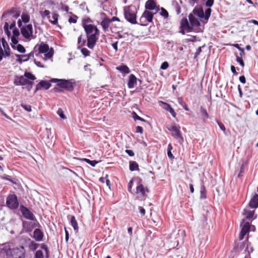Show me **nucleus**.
<instances>
[{
    "label": "nucleus",
    "instance_id": "nucleus-42",
    "mask_svg": "<svg viewBox=\"0 0 258 258\" xmlns=\"http://www.w3.org/2000/svg\"><path fill=\"white\" fill-rule=\"evenodd\" d=\"M57 114L59 116V117L63 119L66 118L65 115L64 114L63 111L61 108H59L57 111Z\"/></svg>",
    "mask_w": 258,
    "mask_h": 258
},
{
    "label": "nucleus",
    "instance_id": "nucleus-53",
    "mask_svg": "<svg viewBox=\"0 0 258 258\" xmlns=\"http://www.w3.org/2000/svg\"><path fill=\"white\" fill-rule=\"evenodd\" d=\"M77 17L76 16H74V17H70L69 19V22L70 23H76L77 22Z\"/></svg>",
    "mask_w": 258,
    "mask_h": 258
},
{
    "label": "nucleus",
    "instance_id": "nucleus-56",
    "mask_svg": "<svg viewBox=\"0 0 258 258\" xmlns=\"http://www.w3.org/2000/svg\"><path fill=\"white\" fill-rule=\"evenodd\" d=\"M177 102L182 107L184 105L185 102L183 101V99L181 97H178L177 98Z\"/></svg>",
    "mask_w": 258,
    "mask_h": 258
},
{
    "label": "nucleus",
    "instance_id": "nucleus-38",
    "mask_svg": "<svg viewBox=\"0 0 258 258\" xmlns=\"http://www.w3.org/2000/svg\"><path fill=\"white\" fill-rule=\"evenodd\" d=\"M160 104L161 105H163V108L168 111V110L171 108V106L170 104H168L166 102H163V101H160Z\"/></svg>",
    "mask_w": 258,
    "mask_h": 258
},
{
    "label": "nucleus",
    "instance_id": "nucleus-16",
    "mask_svg": "<svg viewBox=\"0 0 258 258\" xmlns=\"http://www.w3.org/2000/svg\"><path fill=\"white\" fill-rule=\"evenodd\" d=\"M15 56L17 58V61L20 63H22L23 62L28 61L31 57L33 56V53L31 52L27 54L19 55L15 54Z\"/></svg>",
    "mask_w": 258,
    "mask_h": 258
},
{
    "label": "nucleus",
    "instance_id": "nucleus-7",
    "mask_svg": "<svg viewBox=\"0 0 258 258\" xmlns=\"http://www.w3.org/2000/svg\"><path fill=\"white\" fill-rule=\"evenodd\" d=\"M50 82L56 83L57 85L59 87L65 89L69 91H72L74 90L73 83L72 82V80L52 79L50 80Z\"/></svg>",
    "mask_w": 258,
    "mask_h": 258
},
{
    "label": "nucleus",
    "instance_id": "nucleus-28",
    "mask_svg": "<svg viewBox=\"0 0 258 258\" xmlns=\"http://www.w3.org/2000/svg\"><path fill=\"white\" fill-rule=\"evenodd\" d=\"M58 15L56 13H52V19H49L50 23L53 25H56L58 23Z\"/></svg>",
    "mask_w": 258,
    "mask_h": 258
},
{
    "label": "nucleus",
    "instance_id": "nucleus-39",
    "mask_svg": "<svg viewBox=\"0 0 258 258\" xmlns=\"http://www.w3.org/2000/svg\"><path fill=\"white\" fill-rule=\"evenodd\" d=\"M50 12L48 10H45L43 12L40 11V14L42 17V18H44L45 17H47L48 18H50L49 15H50Z\"/></svg>",
    "mask_w": 258,
    "mask_h": 258
},
{
    "label": "nucleus",
    "instance_id": "nucleus-55",
    "mask_svg": "<svg viewBox=\"0 0 258 258\" xmlns=\"http://www.w3.org/2000/svg\"><path fill=\"white\" fill-rule=\"evenodd\" d=\"M217 123H218L219 127L220 128V129L224 132H225L226 128H225L224 125L222 122H221L219 121H217Z\"/></svg>",
    "mask_w": 258,
    "mask_h": 258
},
{
    "label": "nucleus",
    "instance_id": "nucleus-64",
    "mask_svg": "<svg viewBox=\"0 0 258 258\" xmlns=\"http://www.w3.org/2000/svg\"><path fill=\"white\" fill-rule=\"evenodd\" d=\"M10 55V50H8L7 49H5L4 51V57H6L8 56H9Z\"/></svg>",
    "mask_w": 258,
    "mask_h": 258
},
{
    "label": "nucleus",
    "instance_id": "nucleus-4",
    "mask_svg": "<svg viewBox=\"0 0 258 258\" xmlns=\"http://www.w3.org/2000/svg\"><path fill=\"white\" fill-rule=\"evenodd\" d=\"M137 10L134 5L125 6L123 8V15L125 19L132 24H137Z\"/></svg>",
    "mask_w": 258,
    "mask_h": 258
},
{
    "label": "nucleus",
    "instance_id": "nucleus-47",
    "mask_svg": "<svg viewBox=\"0 0 258 258\" xmlns=\"http://www.w3.org/2000/svg\"><path fill=\"white\" fill-rule=\"evenodd\" d=\"M2 45L5 49H7H7L10 50V48L9 47L8 44L5 38H2Z\"/></svg>",
    "mask_w": 258,
    "mask_h": 258
},
{
    "label": "nucleus",
    "instance_id": "nucleus-52",
    "mask_svg": "<svg viewBox=\"0 0 258 258\" xmlns=\"http://www.w3.org/2000/svg\"><path fill=\"white\" fill-rule=\"evenodd\" d=\"M41 248L45 250V252L46 253V257H48V249L47 246L46 245H45L44 244H42L41 245Z\"/></svg>",
    "mask_w": 258,
    "mask_h": 258
},
{
    "label": "nucleus",
    "instance_id": "nucleus-44",
    "mask_svg": "<svg viewBox=\"0 0 258 258\" xmlns=\"http://www.w3.org/2000/svg\"><path fill=\"white\" fill-rule=\"evenodd\" d=\"M236 57V61L239 63V64L243 67L244 66V63L241 57L238 56L237 54H235Z\"/></svg>",
    "mask_w": 258,
    "mask_h": 258
},
{
    "label": "nucleus",
    "instance_id": "nucleus-17",
    "mask_svg": "<svg viewBox=\"0 0 258 258\" xmlns=\"http://www.w3.org/2000/svg\"><path fill=\"white\" fill-rule=\"evenodd\" d=\"M180 28L185 30L187 32H190L192 30V27L189 25L186 18H183L181 20Z\"/></svg>",
    "mask_w": 258,
    "mask_h": 258
},
{
    "label": "nucleus",
    "instance_id": "nucleus-33",
    "mask_svg": "<svg viewBox=\"0 0 258 258\" xmlns=\"http://www.w3.org/2000/svg\"><path fill=\"white\" fill-rule=\"evenodd\" d=\"M81 161H85L86 163L90 164L92 167H95L96 165L98 163V161L96 160H90L87 158H82L80 159Z\"/></svg>",
    "mask_w": 258,
    "mask_h": 258
},
{
    "label": "nucleus",
    "instance_id": "nucleus-8",
    "mask_svg": "<svg viewBox=\"0 0 258 258\" xmlns=\"http://www.w3.org/2000/svg\"><path fill=\"white\" fill-rule=\"evenodd\" d=\"M7 255L9 254L13 258H25V250L23 246L9 248L6 251Z\"/></svg>",
    "mask_w": 258,
    "mask_h": 258
},
{
    "label": "nucleus",
    "instance_id": "nucleus-24",
    "mask_svg": "<svg viewBox=\"0 0 258 258\" xmlns=\"http://www.w3.org/2000/svg\"><path fill=\"white\" fill-rule=\"evenodd\" d=\"M156 8L154 0H148L145 4V8L148 10H154Z\"/></svg>",
    "mask_w": 258,
    "mask_h": 258
},
{
    "label": "nucleus",
    "instance_id": "nucleus-54",
    "mask_svg": "<svg viewBox=\"0 0 258 258\" xmlns=\"http://www.w3.org/2000/svg\"><path fill=\"white\" fill-rule=\"evenodd\" d=\"M11 41L13 45H15L17 44L18 43V40L17 39V37H11Z\"/></svg>",
    "mask_w": 258,
    "mask_h": 258
},
{
    "label": "nucleus",
    "instance_id": "nucleus-29",
    "mask_svg": "<svg viewBox=\"0 0 258 258\" xmlns=\"http://www.w3.org/2000/svg\"><path fill=\"white\" fill-rule=\"evenodd\" d=\"M130 170L132 171L139 170L138 164L136 161H130Z\"/></svg>",
    "mask_w": 258,
    "mask_h": 258
},
{
    "label": "nucleus",
    "instance_id": "nucleus-58",
    "mask_svg": "<svg viewBox=\"0 0 258 258\" xmlns=\"http://www.w3.org/2000/svg\"><path fill=\"white\" fill-rule=\"evenodd\" d=\"M125 153H126L128 156H134L135 154L133 150H125Z\"/></svg>",
    "mask_w": 258,
    "mask_h": 258
},
{
    "label": "nucleus",
    "instance_id": "nucleus-45",
    "mask_svg": "<svg viewBox=\"0 0 258 258\" xmlns=\"http://www.w3.org/2000/svg\"><path fill=\"white\" fill-rule=\"evenodd\" d=\"M82 35H81L79 36V37L78 38V44H80L81 46H84L85 45L86 41L85 39L82 40Z\"/></svg>",
    "mask_w": 258,
    "mask_h": 258
},
{
    "label": "nucleus",
    "instance_id": "nucleus-49",
    "mask_svg": "<svg viewBox=\"0 0 258 258\" xmlns=\"http://www.w3.org/2000/svg\"><path fill=\"white\" fill-rule=\"evenodd\" d=\"M14 29L13 31V35L12 37H18L20 35L19 30L16 28L14 27Z\"/></svg>",
    "mask_w": 258,
    "mask_h": 258
},
{
    "label": "nucleus",
    "instance_id": "nucleus-20",
    "mask_svg": "<svg viewBox=\"0 0 258 258\" xmlns=\"http://www.w3.org/2000/svg\"><path fill=\"white\" fill-rule=\"evenodd\" d=\"M188 19L190 24L192 27H199L201 25L199 20L194 16L192 14L188 15Z\"/></svg>",
    "mask_w": 258,
    "mask_h": 258
},
{
    "label": "nucleus",
    "instance_id": "nucleus-1",
    "mask_svg": "<svg viewBox=\"0 0 258 258\" xmlns=\"http://www.w3.org/2000/svg\"><path fill=\"white\" fill-rule=\"evenodd\" d=\"M20 15L19 13L16 12L14 9L3 14L2 18L6 21L4 29L8 37H10L11 35L9 29H12L15 27L16 19L19 17Z\"/></svg>",
    "mask_w": 258,
    "mask_h": 258
},
{
    "label": "nucleus",
    "instance_id": "nucleus-37",
    "mask_svg": "<svg viewBox=\"0 0 258 258\" xmlns=\"http://www.w3.org/2000/svg\"><path fill=\"white\" fill-rule=\"evenodd\" d=\"M21 106L24 109H25L27 112H30L32 111L31 106L30 105L26 104L24 103H21Z\"/></svg>",
    "mask_w": 258,
    "mask_h": 258
},
{
    "label": "nucleus",
    "instance_id": "nucleus-51",
    "mask_svg": "<svg viewBox=\"0 0 258 258\" xmlns=\"http://www.w3.org/2000/svg\"><path fill=\"white\" fill-rule=\"evenodd\" d=\"M214 0H207L206 6L208 7H211L214 4Z\"/></svg>",
    "mask_w": 258,
    "mask_h": 258
},
{
    "label": "nucleus",
    "instance_id": "nucleus-23",
    "mask_svg": "<svg viewBox=\"0 0 258 258\" xmlns=\"http://www.w3.org/2000/svg\"><path fill=\"white\" fill-rule=\"evenodd\" d=\"M110 23L111 21L107 17H105L102 20L100 25L104 31H106L108 30Z\"/></svg>",
    "mask_w": 258,
    "mask_h": 258
},
{
    "label": "nucleus",
    "instance_id": "nucleus-10",
    "mask_svg": "<svg viewBox=\"0 0 258 258\" xmlns=\"http://www.w3.org/2000/svg\"><path fill=\"white\" fill-rule=\"evenodd\" d=\"M6 204L12 210H15L18 208L19 203L15 195H10L7 198Z\"/></svg>",
    "mask_w": 258,
    "mask_h": 258
},
{
    "label": "nucleus",
    "instance_id": "nucleus-5",
    "mask_svg": "<svg viewBox=\"0 0 258 258\" xmlns=\"http://www.w3.org/2000/svg\"><path fill=\"white\" fill-rule=\"evenodd\" d=\"M211 9L208 8L204 12L201 6H196L192 11V14L198 17L201 22L207 23L211 14Z\"/></svg>",
    "mask_w": 258,
    "mask_h": 258
},
{
    "label": "nucleus",
    "instance_id": "nucleus-12",
    "mask_svg": "<svg viewBox=\"0 0 258 258\" xmlns=\"http://www.w3.org/2000/svg\"><path fill=\"white\" fill-rule=\"evenodd\" d=\"M21 32L22 36L26 39H30L33 36V27L31 24H28L26 26L23 27L21 29Z\"/></svg>",
    "mask_w": 258,
    "mask_h": 258
},
{
    "label": "nucleus",
    "instance_id": "nucleus-60",
    "mask_svg": "<svg viewBox=\"0 0 258 258\" xmlns=\"http://www.w3.org/2000/svg\"><path fill=\"white\" fill-rule=\"evenodd\" d=\"M35 64L38 67L44 68V66L43 65L40 61H37L36 59L34 60Z\"/></svg>",
    "mask_w": 258,
    "mask_h": 258
},
{
    "label": "nucleus",
    "instance_id": "nucleus-57",
    "mask_svg": "<svg viewBox=\"0 0 258 258\" xmlns=\"http://www.w3.org/2000/svg\"><path fill=\"white\" fill-rule=\"evenodd\" d=\"M168 112L171 114V115L173 117H176V112H175L174 110L173 109V108L171 107V108L168 110Z\"/></svg>",
    "mask_w": 258,
    "mask_h": 258
},
{
    "label": "nucleus",
    "instance_id": "nucleus-46",
    "mask_svg": "<svg viewBox=\"0 0 258 258\" xmlns=\"http://www.w3.org/2000/svg\"><path fill=\"white\" fill-rule=\"evenodd\" d=\"M160 15L165 18H167L168 16V13L165 9L161 8Z\"/></svg>",
    "mask_w": 258,
    "mask_h": 258
},
{
    "label": "nucleus",
    "instance_id": "nucleus-43",
    "mask_svg": "<svg viewBox=\"0 0 258 258\" xmlns=\"http://www.w3.org/2000/svg\"><path fill=\"white\" fill-rule=\"evenodd\" d=\"M174 9L177 15H179L181 12V10L180 6L178 5L177 3H176L174 4Z\"/></svg>",
    "mask_w": 258,
    "mask_h": 258
},
{
    "label": "nucleus",
    "instance_id": "nucleus-27",
    "mask_svg": "<svg viewBox=\"0 0 258 258\" xmlns=\"http://www.w3.org/2000/svg\"><path fill=\"white\" fill-rule=\"evenodd\" d=\"M243 214L247 219H251L253 218L254 216V211H249L246 209H244Z\"/></svg>",
    "mask_w": 258,
    "mask_h": 258
},
{
    "label": "nucleus",
    "instance_id": "nucleus-31",
    "mask_svg": "<svg viewBox=\"0 0 258 258\" xmlns=\"http://www.w3.org/2000/svg\"><path fill=\"white\" fill-rule=\"evenodd\" d=\"M12 47L13 49H16L20 53H24L26 51V49L25 47L21 44H19L16 46L15 45H12Z\"/></svg>",
    "mask_w": 258,
    "mask_h": 258
},
{
    "label": "nucleus",
    "instance_id": "nucleus-25",
    "mask_svg": "<svg viewBox=\"0 0 258 258\" xmlns=\"http://www.w3.org/2000/svg\"><path fill=\"white\" fill-rule=\"evenodd\" d=\"M250 227L249 223L248 222H243V225H242V228L241 232L246 234L249 232V229Z\"/></svg>",
    "mask_w": 258,
    "mask_h": 258
},
{
    "label": "nucleus",
    "instance_id": "nucleus-21",
    "mask_svg": "<svg viewBox=\"0 0 258 258\" xmlns=\"http://www.w3.org/2000/svg\"><path fill=\"white\" fill-rule=\"evenodd\" d=\"M43 234L39 229H36L33 232V238L37 241L42 240Z\"/></svg>",
    "mask_w": 258,
    "mask_h": 258
},
{
    "label": "nucleus",
    "instance_id": "nucleus-61",
    "mask_svg": "<svg viewBox=\"0 0 258 258\" xmlns=\"http://www.w3.org/2000/svg\"><path fill=\"white\" fill-rule=\"evenodd\" d=\"M139 209L140 212L141 214L142 215V216H144L146 213L145 209L143 208L142 207H139Z\"/></svg>",
    "mask_w": 258,
    "mask_h": 258
},
{
    "label": "nucleus",
    "instance_id": "nucleus-13",
    "mask_svg": "<svg viewBox=\"0 0 258 258\" xmlns=\"http://www.w3.org/2000/svg\"><path fill=\"white\" fill-rule=\"evenodd\" d=\"M21 212L23 216L27 219L34 220L35 217L33 213L23 205L20 206Z\"/></svg>",
    "mask_w": 258,
    "mask_h": 258
},
{
    "label": "nucleus",
    "instance_id": "nucleus-26",
    "mask_svg": "<svg viewBox=\"0 0 258 258\" xmlns=\"http://www.w3.org/2000/svg\"><path fill=\"white\" fill-rule=\"evenodd\" d=\"M116 70L121 73L126 74L130 72L129 68L125 65H121L116 67Z\"/></svg>",
    "mask_w": 258,
    "mask_h": 258
},
{
    "label": "nucleus",
    "instance_id": "nucleus-36",
    "mask_svg": "<svg viewBox=\"0 0 258 258\" xmlns=\"http://www.w3.org/2000/svg\"><path fill=\"white\" fill-rule=\"evenodd\" d=\"M92 22V20L89 18L87 17L86 18H84L82 20V26L84 27V26L85 25H89V23H91Z\"/></svg>",
    "mask_w": 258,
    "mask_h": 258
},
{
    "label": "nucleus",
    "instance_id": "nucleus-63",
    "mask_svg": "<svg viewBox=\"0 0 258 258\" xmlns=\"http://www.w3.org/2000/svg\"><path fill=\"white\" fill-rule=\"evenodd\" d=\"M231 71L234 75H237L238 74L234 66H231Z\"/></svg>",
    "mask_w": 258,
    "mask_h": 258
},
{
    "label": "nucleus",
    "instance_id": "nucleus-48",
    "mask_svg": "<svg viewBox=\"0 0 258 258\" xmlns=\"http://www.w3.org/2000/svg\"><path fill=\"white\" fill-rule=\"evenodd\" d=\"M133 117L135 120H139L144 122L146 121V120L144 118L138 116L137 114L134 112H133Z\"/></svg>",
    "mask_w": 258,
    "mask_h": 258
},
{
    "label": "nucleus",
    "instance_id": "nucleus-59",
    "mask_svg": "<svg viewBox=\"0 0 258 258\" xmlns=\"http://www.w3.org/2000/svg\"><path fill=\"white\" fill-rule=\"evenodd\" d=\"M136 133L142 134L143 132V128L140 126H137L136 128Z\"/></svg>",
    "mask_w": 258,
    "mask_h": 258
},
{
    "label": "nucleus",
    "instance_id": "nucleus-6",
    "mask_svg": "<svg viewBox=\"0 0 258 258\" xmlns=\"http://www.w3.org/2000/svg\"><path fill=\"white\" fill-rule=\"evenodd\" d=\"M37 48L39 53H43L45 57L49 59L53 55V49L52 48H49L47 44L41 42L40 44H37L35 48Z\"/></svg>",
    "mask_w": 258,
    "mask_h": 258
},
{
    "label": "nucleus",
    "instance_id": "nucleus-62",
    "mask_svg": "<svg viewBox=\"0 0 258 258\" xmlns=\"http://www.w3.org/2000/svg\"><path fill=\"white\" fill-rule=\"evenodd\" d=\"M239 81L242 84H245L246 82L245 78L244 76H240L239 78Z\"/></svg>",
    "mask_w": 258,
    "mask_h": 258
},
{
    "label": "nucleus",
    "instance_id": "nucleus-11",
    "mask_svg": "<svg viewBox=\"0 0 258 258\" xmlns=\"http://www.w3.org/2000/svg\"><path fill=\"white\" fill-rule=\"evenodd\" d=\"M146 192H149V189L147 187H145L142 183L139 182L136 191V194L138 195V198L141 200L144 199Z\"/></svg>",
    "mask_w": 258,
    "mask_h": 258
},
{
    "label": "nucleus",
    "instance_id": "nucleus-15",
    "mask_svg": "<svg viewBox=\"0 0 258 258\" xmlns=\"http://www.w3.org/2000/svg\"><path fill=\"white\" fill-rule=\"evenodd\" d=\"M154 14L149 11L146 10L143 14L140 19V22L142 23L144 19H146L148 22H152Z\"/></svg>",
    "mask_w": 258,
    "mask_h": 258
},
{
    "label": "nucleus",
    "instance_id": "nucleus-3",
    "mask_svg": "<svg viewBox=\"0 0 258 258\" xmlns=\"http://www.w3.org/2000/svg\"><path fill=\"white\" fill-rule=\"evenodd\" d=\"M36 79L35 76L31 73L26 72L23 76H16L14 83L16 86L33 85L34 83L31 81Z\"/></svg>",
    "mask_w": 258,
    "mask_h": 258
},
{
    "label": "nucleus",
    "instance_id": "nucleus-41",
    "mask_svg": "<svg viewBox=\"0 0 258 258\" xmlns=\"http://www.w3.org/2000/svg\"><path fill=\"white\" fill-rule=\"evenodd\" d=\"M35 258H44L43 252L41 250H38L36 251Z\"/></svg>",
    "mask_w": 258,
    "mask_h": 258
},
{
    "label": "nucleus",
    "instance_id": "nucleus-19",
    "mask_svg": "<svg viewBox=\"0 0 258 258\" xmlns=\"http://www.w3.org/2000/svg\"><path fill=\"white\" fill-rule=\"evenodd\" d=\"M137 79L134 74H131L129 76L127 83V86L129 89L134 88L135 84L137 83Z\"/></svg>",
    "mask_w": 258,
    "mask_h": 258
},
{
    "label": "nucleus",
    "instance_id": "nucleus-50",
    "mask_svg": "<svg viewBox=\"0 0 258 258\" xmlns=\"http://www.w3.org/2000/svg\"><path fill=\"white\" fill-rule=\"evenodd\" d=\"M168 66H169L168 63L166 61H164L161 64L160 69L164 70L167 69L168 68Z\"/></svg>",
    "mask_w": 258,
    "mask_h": 258
},
{
    "label": "nucleus",
    "instance_id": "nucleus-14",
    "mask_svg": "<svg viewBox=\"0 0 258 258\" xmlns=\"http://www.w3.org/2000/svg\"><path fill=\"white\" fill-rule=\"evenodd\" d=\"M51 86V84L49 82L47 81L42 80L37 85L34 91L35 93L38 90L41 89L48 90Z\"/></svg>",
    "mask_w": 258,
    "mask_h": 258
},
{
    "label": "nucleus",
    "instance_id": "nucleus-40",
    "mask_svg": "<svg viewBox=\"0 0 258 258\" xmlns=\"http://www.w3.org/2000/svg\"><path fill=\"white\" fill-rule=\"evenodd\" d=\"M21 18L23 22L25 23H28L30 20L29 16L26 14H23L21 16Z\"/></svg>",
    "mask_w": 258,
    "mask_h": 258
},
{
    "label": "nucleus",
    "instance_id": "nucleus-34",
    "mask_svg": "<svg viewBox=\"0 0 258 258\" xmlns=\"http://www.w3.org/2000/svg\"><path fill=\"white\" fill-rule=\"evenodd\" d=\"M200 197L201 199H206V189L204 185H202L200 190Z\"/></svg>",
    "mask_w": 258,
    "mask_h": 258
},
{
    "label": "nucleus",
    "instance_id": "nucleus-2",
    "mask_svg": "<svg viewBox=\"0 0 258 258\" xmlns=\"http://www.w3.org/2000/svg\"><path fill=\"white\" fill-rule=\"evenodd\" d=\"M84 29L87 38V46L93 49L96 45L98 37L99 35V30L97 27L92 24L84 26Z\"/></svg>",
    "mask_w": 258,
    "mask_h": 258
},
{
    "label": "nucleus",
    "instance_id": "nucleus-35",
    "mask_svg": "<svg viewBox=\"0 0 258 258\" xmlns=\"http://www.w3.org/2000/svg\"><path fill=\"white\" fill-rule=\"evenodd\" d=\"M78 49H81L82 53L85 57L87 56H89L90 55V52L87 48H81L80 46H78Z\"/></svg>",
    "mask_w": 258,
    "mask_h": 258
},
{
    "label": "nucleus",
    "instance_id": "nucleus-18",
    "mask_svg": "<svg viewBox=\"0 0 258 258\" xmlns=\"http://www.w3.org/2000/svg\"><path fill=\"white\" fill-rule=\"evenodd\" d=\"M67 218L68 220L70 221L71 225L73 227L74 231L76 232L78 231L79 227L78 225V222L76 219V218L73 215H68Z\"/></svg>",
    "mask_w": 258,
    "mask_h": 258
},
{
    "label": "nucleus",
    "instance_id": "nucleus-30",
    "mask_svg": "<svg viewBox=\"0 0 258 258\" xmlns=\"http://www.w3.org/2000/svg\"><path fill=\"white\" fill-rule=\"evenodd\" d=\"M200 112L201 114V115L204 117L203 119L205 120V119H208L209 118V114L207 111V110L204 108L203 106L200 107Z\"/></svg>",
    "mask_w": 258,
    "mask_h": 258
},
{
    "label": "nucleus",
    "instance_id": "nucleus-22",
    "mask_svg": "<svg viewBox=\"0 0 258 258\" xmlns=\"http://www.w3.org/2000/svg\"><path fill=\"white\" fill-rule=\"evenodd\" d=\"M249 206L251 208H256L258 207V195H254L251 199L249 203Z\"/></svg>",
    "mask_w": 258,
    "mask_h": 258
},
{
    "label": "nucleus",
    "instance_id": "nucleus-32",
    "mask_svg": "<svg viewBox=\"0 0 258 258\" xmlns=\"http://www.w3.org/2000/svg\"><path fill=\"white\" fill-rule=\"evenodd\" d=\"M38 246L39 244L33 241H31L28 245L29 248L32 251L35 250L38 247Z\"/></svg>",
    "mask_w": 258,
    "mask_h": 258
},
{
    "label": "nucleus",
    "instance_id": "nucleus-9",
    "mask_svg": "<svg viewBox=\"0 0 258 258\" xmlns=\"http://www.w3.org/2000/svg\"><path fill=\"white\" fill-rule=\"evenodd\" d=\"M167 128L172 133V136L176 140L180 139L181 142L183 141V138L180 132V126L172 123L170 125L167 126Z\"/></svg>",
    "mask_w": 258,
    "mask_h": 258
}]
</instances>
